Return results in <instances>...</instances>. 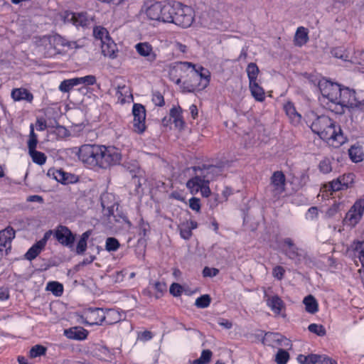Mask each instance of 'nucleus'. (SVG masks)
Listing matches in <instances>:
<instances>
[{"label":"nucleus","mask_w":364,"mask_h":364,"mask_svg":"<svg viewBox=\"0 0 364 364\" xmlns=\"http://www.w3.org/2000/svg\"><path fill=\"white\" fill-rule=\"evenodd\" d=\"M36 46L45 57L51 58L65 51L63 48L73 49L77 47L76 43L68 41L58 34L44 36L36 41Z\"/></svg>","instance_id":"5"},{"label":"nucleus","mask_w":364,"mask_h":364,"mask_svg":"<svg viewBox=\"0 0 364 364\" xmlns=\"http://www.w3.org/2000/svg\"><path fill=\"white\" fill-rule=\"evenodd\" d=\"M170 117L176 127L178 129L183 127L184 122L182 117V109L180 107H173L171 109Z\"/></svg>","instance_id":"30"},{"label":"nucleus","mask_w":364,"mask_h":364,"mask_svg":"<svg viewBox=\"0 0 364 364\" xmlns=\"http://www.w3.org/2000/svg\"><path fill=\"white\" fill-rule=\"evenodd\" d=\"M56 240L63 245L72 247L75 240V237L71 231L65 226L59 225L53 231Z\"/></svg>","instance_id":"16"},{"label":"nucleus","mask_w":364,"mask_h":364,"mask_svg":"<svg viewBox=\"0 0 364 364\" xmlns=\"http://www.w3.org/2000/svg\"><path fill=\"white\" fill-rule=\"evenodd\" d=\"M30 156L33 161L38 165H43L46 161V156L45 154L41 151H38L36 149L28 151Z\"/></svg>","instance_id":"36"},{"label":"nucleus","mask_w":364,"mask_h":364,"mask_svg":"<svg viewBox=\"0 0 364 364\" xmlns=\"http://www.w3.org/2000/svg\"><path fill=\"white\" fill-rule=\"evenodd\" d=\"M181 70H190L188 80L184 81L180 88L183 92H193L206 88L210 80V73L202 66L189 62L179 63Z\"/></svg>","instance_id":"4"},{"label":"nucleus","mask_w":364,"mask_h":364,"mask_svg":"<svg viewBox=\"0 0 364 364\" xmlns=\"http://www.w3.org/2000/svg\"><path fill=\"white\" fill-rule=\"evenodd\" d=\"M77 85L84 87L92 85L96 82V78L94 75H90L84 77H75Z\"/></svg>","instance_id":"41"},{"label":"nucleus","mask_w":364,"mask_h":364,"mask_svg":"<svg viewBox=\"0 0 364 364\" xmlns=\"http://www.w3.org/2000/svg\"><path fill=\"white\" fill-rule=\"evenodd\" d=\"M308 329L310 332L314 333L318 336H323L326 333L325 328L322 325L316 323L310 324Z\"/></svg>","instance_id":"46"},{"label":"nucleus","mask_w":364,"mask_h":364,"mask_svg":"<svg viewBox=\"0 0 364 364\" xmlns=\"http://www.w3.org/2000/svg\"><path fill=\"white\" fill-rule=\"evenodd\" d=\"M364 206H351L344 218V223L348 226H355L361 219Z\"/></svg>","instance_id":"20"},{"label":"nucleus","mask_w":364,"mask_h":364,"mask_svg":"<svg viewBox=\"0 0 364 364\" xmlns=\"http://www.w3.org/2000/svg\"><path fill=\"white\" fill-rule=\"evenodd\" d=\"M46 128L47 124L46 120L43 118L38 119L36 123V129L38 131L42 132L44 131Z\"/></svg>","instance_id":"60"},{"label":"nucleus","mask_w":364,"mask_h":364,"mask_svg":"<svg viewBox=\"0 0 364 364\" xmlns=\"http://www.w3.org/2000/svg\"><path fill=\"white\" fill-rule=\"evenodd\" d=\"M318 214V210L316 206H311L307 213H306V218L309 220H314L317 217Z\"/></svg>","instance_id":"58"},{"label":"nucleus","mask_w":364,"mask_h":364,"mask_svg":"<svg viewBox=\"0 0 364 364\" xmlns=\"http://www.w3.org/2000/svg\"><path fill=\"white\" fill-rule=\"evenodd\" d=\"M46 353V348L41 345H36L31 348L29 351V356L31 358H35L45 355Z\"/></svg>","instance_id":"44"},{"label":"nucleus","mask_w":364,"mask_h":364,"mask_svg":"<svg viewBox=\"0 0 364 364\" xmlns=\"http://www.w3.org/2000/svg\"><path fill=\"white\" fill-rule=\"evenodd\" d=\"M139 234L141 235L143 237L147 236L149 232H150L149 225L145 223L143 220H141L139 224Z\"/></svg>","instance_id":"55"},{"label":"nucleus","mask_w":364,"mask_h":364,"mask_svg":"<svg viewBox=\"0 0 364 364\" xmlns=\"http://www.w3.org/2000/svg\"><path fill=\"white\" fill-rule=\"evenodd\" d=\"M93 34L97 41H100V43L109 38L110 36L106 28L97 26L93 30Z\"/></svg>","instance_id":"39"},{"label":"nucleus","mask_w":364,"mask_h":364,"mask_svg":"<svg viewBox=\"0 0 364 364\" xmlns=\"http://www.w3.org/2000/svg\"><path fill=\"white\" fill-rule=\"evenodd\" d=\"M75 86H77V85L76 79L74 77L62 81L58 89L62 92H69Z\"/></svg>","instance_id":"37"},{"label":"nucleus","mask_w":364,"mask_h":364,"mask_svg":"<svg viewBox=\"0 0 364 364\" xmlns=\"http://www.w3.org/2000/svg\"><path fill=\"white\" fill-rule=\"evenodd\" d=\"M246 73L249 79V83L258 81L257 77L259 73V70L255 63H249L246 68Z\"/></svg>","instance_id":"34"},{"label":"nucleus","mask_w":364,"mask_h":364,"mask_svg":"<svg viewBox=\"0 0 364 364\" xmlns=\"http://www.w3.org/2000/svg\"><path fill=\"white\" fill-rule=\"evenodd\" d=\"M219 273V270L216 268L205 267L203 274L204 277H215Z\"/></svg>","instance_id":"57"},{"label":"nucleus","mask_w":364,"mask_h":364,"mask_svg":"<svg viewBox=\"0 0 364 364\" xmlns=\"http://www.w3.org/2000/svg\"><path fill=\"white\" fill-rule=\"evenodd\" d=\"M104 321L109 325L116 323L122 319L121 314L114 309H108L105 311H104Z\"/></svg>","instance_id":"32"},{"label":"nucleus","mask_w":364,"mask_h":364,"mask_svg":"<svg viewBox=\"0 0 364 364\" xmlns=\"http://www.w3.org/2000/svg\"><path fill=\"white\" fill-rule=\"evenodd\" d=\"M11 96L15 102L25 100L31 102L33 99L32 93L25 88H15L12 90Z\"/></svg>","instance_id":"24"},{"label":"nucleus","mask_w":364,"mask_h":364,"mask_svg":"<svg viewBox=\"0 0 364 364\" xmlns=\"http://www.w3.org/2000/svg\"><path fill=\"white\" fill-rule=\"evenodd\" d=\"M284 273V268L279 265L274 267L272 269L273 277L278 280H282L283 279Z\"/></svg>","instance_id":"53"},{"label":"nucleus","mask_w":364,"mask_h":364,"mask_svg":"<svg viewBox=\"0 0 364 364\" xmlns=\"http://www.w3.org/2000/svg\"><path fill=\"white\" fill-rule=\"evenodd\" d=\"M15 237V231L11 227H7L0 231V252L7 251L11 248V240Z\"/></svg>","instance_id":"21"},{"label":"nucleus","mask_w":364,"mask_h":364,"mask_svg":"<svg viewBox=\"0 0 364 364\" xmlns=\"http://www.w3.org/2000/svg\"><path fill=\"white\" fill-rule=\"evenodd\" d=\"M183 287L177 283H173L169 291L173 296H178L181 294Z\"/></svg>","instance_id":"54"},{"label":"nucleus","mask_w":364,"mask_h":364,"mask_svg":"<svg viewBox=\"0 0 364 364\" xmlns=\"http://www.w3.org/2000/svg\"><path fill=\"white\" fill-rule=\"evenodd\" d=\"M309 41V30L304 27L299 26L295 33L294 42L296 46L301 47Z\"/></svg>","instance_id":"27"},{"label":"nucleus","mask_w":364,"mask_h":364,"mask_svg":"<svg viewBox=\"0 0 364 364\" xmlns=\"http://www.w3.org/2000/svg\"><path fill=\"white\" fill-rule=\"evenodd\" d=\"M195 176L187 181L186 186L192 194L200 193L205 198L210 196L209 183L221 174L220 168L215 166L194 167Z\"/></svg>","instance_id":"3"},{"label":"nucleus","mask_w":364,"mask_h":364,"mask_svg":"<svg viewBox=\"0 0 364 364\" xmlns=\"http://www.w3.org/2000/svg\"><path fill=\"white\" fill-rule=\"evenodd\" d=\"M318 363L320 364H337L336 361L325 355H318Z\"/></svg>","instance_id":"56"},{"label":"nucleus","mask_w":364,"mask_h":364,"mask_svg":"<svg viewBox=\"0 0 364 364\" xmlns=\"http://www.w3.org/2000/svg\"><path fill=\"white\" fill-rule=\"evenodd\" d=\"M303 304L305 305V310L309 314H314L318 311V304L312 295L304 297Z\"/></svg>","instance_id":"31"},{"label":"nucleus","mask_w":364,"mask_h":364,"mask_svg":"<svg viewBox=\"0 0 364 364\" xmlns=\"http://www.w3.org/2000/svg\"><path fill=\"white\" fill-rule=\"evenodd\" d=\"M91 235V232L87 230L80 237V239L77 242L76 247V252L78 255L82 254L87 249V241Z\"/></svg>","instance_id":"35"},{"label":"nucleus","mask_w":364,"mask_h":364,"mask_svg":"<svg viewBox=\"0 0 364 364\" xmlns=\"http://www.w3.org/2000/svg\"><path fill=\"white\" fill-rule=\"evenodd\" d=\"M53 235V230L47 231L43 237L38 241L36 244H34L26 253V258L28 260H32L35 259L41 252L44 249L47 241Z\"/></svg>","instance_id":"18"},{"label":"nucleus","mask_w":364,"mask_h":364,"mask_svg":"<svg viewBox=\"0 0 364 364\" xmlns=\"http://www.w3.org/2000/svg\"><path fill=\"white\" fill-rule=\"evenodd\" d=\"M100 144H83L79 147L77 156L80 161L90 168H98Z\"/></svg>","instance_id":"9"},{"label":"nucleus","mask_w":364,"mask_h":364,"mask_svg":"<svg viewBox=\"0 0 364 364\" xmlns=\"http://www.w3.org/2000/svg\"><path fill=\"white\" fill-rule=\"evenodd\" d=\"M211 301V299L209 295L204 294L200 297H198L195 302V305L201 309H204L208 307Z\"/></svg>","instance_id":"45"},{"label":"nucleus","mask_w":364,"mask_h":364,"mask_svg":"<svg viewBox=\"0 0 364 364\" xmlns=\"http://www.w3.org/2000/svg\"><path fill=\"white\" fill-rule=\"evenodd\" d=\"M174 48L176 51L185 53L187 51V46L179 42H175L173 44Z\"/></svg>","instance_id":"62"},{"label":"nucleus","mask_w":364,"mask_h":364,"mask_svg":"<svg viewBox=\"0 0 364 364\" xmlns=\"http://www.w3.org/2000/svg\"><path fill=\"white\" fill-rule=\"evenodd\" d=\"M348 154L351 161L354 163H358L364 159V152L362 147L359 146H352L348 150Z\"/></svg>","instance_id":"33"},{"label":"nucleus","mask_w":364,"mask_h":364,"mask_svg":"<svg viewBox=\"0 0 364 364\" xmlns=\"http://www.w3.org/2000/svg\"><path fill=\"white\" fill-rule=\"evenodd\" d=\"M151 100L156 106L162 107L165 104L164 96L159 92H153Z\"/></svg>","instance_id":"51"},{"label":"nucleus","mask_w":364,"mask_h":364,"mask_svg":"<svg viewBox=\"0 0 364 364\" xmlns=\"http://www.w3.org/2000/svg\"><path fill=\"white\" fill-rule=\"evenodd\" d=\"M286 176L282 171H274L270 177V181L267 190V196L273 200L282 197L285 193Z\"/></svg>","instance_id":"10"},{"label":"nucleus","mask_w":364,"mask_h":364,"mask_svg":"<svg viewBox=\"0 0 364 364\" xmlns=\"http://www.w3.org/2000/svg\"><path fill=\"white\" fill-rule=\"evenodd\" d=\"M319 171L323 173H328L331 171V162L329 159H324L320 161L318 165Z\"/></svg>","instance_id":"49"},{"label":"nucleus","mask_w":364,"mask_h":364,"mask_svg":"<svg viewBox=\"0 0 364 364\" xmlns=\"http://www.w3.org/2000/svg\"><path fill=\"white\" fill-rule=\"evenodd\" d=\"M267 304L272 311L277 315L281 314L282 310L285 308L284 303L281 298L277 295L269 296L267 299Z\"/></svg>","instance_id":"25"},{"label":"nucleus","mask_w":364,"mask_h":364,"mask_svg":"<svg viewBox=\"0 0 364 364\" xmlns=\"http://www.w3.org/2000/svg\"><path fill=\"white\" fill-rule=\"evenodd\" d=\"M47 176L63 185L74 184L79 181L78 176L54 168L48 169Z\"/></svg>","instance_id":"14"},{"label":"nucleus","mask_w":364,"mask_h":364,"mask_svg":"<svg viewBox=\"0 0 364 364\" xmlns=\"http://www.w3.org/2000/svg\"><path fill=\"white\" fill-rule=\"evenodd\" d=\"M84 323L87 325H101L105 320L104 310L102 309H89L83 315Z\"/></svg>","instance_id":"17"},{"label":"nucleus","mask_w":364,"mask_h":364,"mask_svg":"<svg viewBox=\"0 0 364 364\" xmlns=\"http://www.w3.org/2000/svg\"><path fill=\"white\" fill-rule=\"evenodd\" d=\"M314 112L307 115L306 123L310 124L311 130L318 134L321 139L326 141L329 145L338 147L346 141L340 126L328 116L321 115L316 119Z\"/></svg>","instance_id":"2"},{"label":"nucleus","mask_w":364,"mask_h":364,"mask_svg":"<svg viewBox=\"0 0 364 364\" xmlns=\"http://www.w3.org/2000/svg\"><path fill=\"white\" fill-rule=\"evenodd\" d=\"M154 289L159 292V294H163L165 292L167 289L166 284L164 282H156L154 284Z\"/></svg>","instance_id":"59"},{"label":"nucleus","mask_w":364,"mask_h":364,"mask_svg":"<svg viewBox=\"0 0 364 364\" xmlns=\"http://www.w3.org/2000/svg\"><path fill=\"white\" fill-rule=\"evenodd\" d=\"M249 88L252 97L258 102H263L265 99L264 89L259 85V82L249 83Z\"/></svg>","instance_id":"29"},{"label":"nucleus","mask_w":364,"mask_h":364,"mask_svg":"<svg viewBox=\"0 0 364 364\" xmlns=\"http://www.w3.org/2000/svg\"><path fill=\"white\" fill-rule=\"evenodd\" d=\"M65 335L67 338L74 340H84L87 338L88 332L82 328H72L65 330Z\"/></svg>","instance_id":"28"},{"label":"nucleus","mask_w":364,"mask_h":364,"mask_svg":"<svg viewBox=\"0 0 364 364\" xmlns=\"http://www.w3.org/2000/svg\"><path fill=\"white\" fill-rule=\"evenodd\" d=\"M285 254L291 259H299L301 255L296 246H291V247L286 249Z\"/></svg>","instance_id":"50"},{"label":"nucleus","mask_w":364,"mask_h":364,"mask_svg":"<svg viewBox=\"0 0 364 364\" xmlns=\"http://www.w3.org/2000/svg\"><path fill=\"white\" fill-rule=\"evenodd\" d=\"M105 247L109 252L116 251L119 247V242L114 237H108L106 240Z\"/></svg>","instance_id":"47"},{"label":"nucleus","mask_w":364,"mask_h":364,"mask_svg":"<svg viewBox=\"0 0 364 364\" xmlns=\"http://www.w3.org/2000/svg\"><path fill=\"white\" fill-rule=\"evenodd\" d=\"M133 129L137 134H142L146 130V109L141 104H134L132 107Z\"/></svg>","instance_id":"12"},{"label":"nucleus","mask_w":364,"mask_h":364,"mask_svg":"<svg viewBox=\"0 0 364 364\" xmlns=\"http://www.w3.org/2000/svg\"><path fill=\"white\" fill-rule=\"evenodd\" d=\"M64 23H71L75 26H87L93 21L92 16L86 12L73 13L65 11L60 14Z\"/></svg>","instance_id":"11"},{"label":"nucleus","mask_w":364,"mask_h":364,"mask_svg":"<svg viewBox=\"0 0 364 364\" xmlns=\"http://www.w3.org/2000/svg\"><path fill=\"white\" fill-rule=\"evenodd\" d=\"M284 109L293 124L296 125L301 122V115L296 110L294 105L291 102H287L284 106Z\"/></svg>","instance_id":"26"},{"label":"nucleus","mask_w":364,"mask_h":364,"mask_svg":"<svg viewBox=\"0 0 364 364\" xmlns=\"http://www.w3.org/2000/svg\"><path fill=\"white\" fill-rule=\"evenodd\" d=\"M136 53L144 58L148 62L153 63L156 59V53L153 46L148 42H140L134 46Z\"/></svg>","instance_id":"19"},{"label":"nucleus","mask_w":364,"mask_h":364,"mask_svg":"<svg viewBox=\"0 0 364 364\" xmlns=\"http://www.w3.org/2000/svg\"><path fill=\"white\" fill-rule=\"evenodd\" d=\"M198 224L193 220H186L178 225L181 237L184 240H189L192 236V230L197 228Z\"/></svg>","instance_id":"23"},{"label":"nucleus","mask_w":364,"mask_h":364,"mask_svg":"<svg viewBox=\"0 0 364 364\" xmlns=\"http://www.w3.org/2000/svg\"><path fill=\"white\" fill-rule=\"evenodd\" d=\"M289 358V353L282 349L278 350L276 355V362L278 364H286Z\"/></svg>","instance_id":"48"},{"label":"nucleus","mask_w":364,"mask_h":364,"mask_svg":"<svg viewBox=\"0 0 364 364\" xmlns=\"http://www.w3.org/2000/svg\"><path fill=\"white\" fill-rule=\"evenodd\" d=\"M122 161L120 150L112 146L100 145L98 168L107 169L119 164Z\"/></svg>","instance_id":"8"},{"label":"nucleus","mask_w":364,"mask_h":364,"mask_svg":"<svg viewBox=\"0 0 364 364\" xmlns=\"http://www.w3.org/2000/svg\"><path fill=\"white\" fill-rule=\"evenodd\" d=\"M321 94L319 101L321 105L336 114H341L345 107L357 105L358 100L354 90L341 87L338 83L323 78L318 82Z\"/></svg>","instance_id":"1"},{"label":"nucleus","mask_w":364,"mask_h":364,"mask_svg":"<svg viewBox=\"0 0 364 364\" xmlns=\"http://www.w3.org/2000/svg\"><path fill=\"white\" fill-rule=\"evenodd\" d=\"M359 250V260L361 262L362 267L364 268V242L361 243L358 247Z\"/></svg>","instance_id":"64"},{"label":"nucleus","mask_w":364,"mask_h":364,"mask_svg":"<svg viewBox=\"0 0 364 364\" xmlns=\"http://www.w3.org/2000/svg\"><path fill=\"white\" fill-rule=\"evenodd\" d=\"M170 9L171 1L146 2L142 6L139 15L149 21L166 23L170 18Z\"/></svg>","instance_id":"7"},{"label":"nucleus","mask_w":364,"mask_h":364,"mask_svg":"<svg viewBox=\"0 0 364 364\" xmlns=\"http://www.w3.org/2000/svg\"><path fill=\"white\" fill-rule=\"evenodd\" d=\"M355 176L353 173L343 174L336 180L332 181L328 185V188L332 191L347 189L352 186L355 182Z\"/></svg>","instance_id":"15"},{"label":"nucleus","mask_w":364,"mask_h":364,"mask_svg":"<svg viewBox=\"0 0 364 364\" xmlns=\"http://www.w3.org/2000/svg\"><path fill=\"white\" fill-rule=\"evenodd\" d=\"M331 55L337 58L344 61H350L353 63L360 65V68L364 70V53L358 51L355 53V57L351 58L349 52L343 47L334 48L331 51Z\"/></svg>","instance_id":"13"},{"label":"nucleus","mask_w":364,"mask_h":364,"mask_svg":"<svg viewBox=\"0 0 364 364\" xmlns=\"http://www.w3.org/2000/svg\"><path fill=\"white\" fill-rule=\"evenodd\" d=\"M100 45L102 53L105 56L112 59L117 57V53L118 52L117 46L110 37L100 43Z\"/></svg>","instance_id":"22"},{"label":"nucleus","mask_w":364,"mask_h":364,"mask_svg":"<svg viewBox=\"0 0 364 364\" xmlns=\"http://www.w3.org/2000/svg\"><path fill=\"white\" fill-rule=\"evenodd\" d=\"M46 289L51 291L55 296H60L63 291V287L57 282H51L47 284Z\"/></svg>","instance_id":"42"},{"label":"nucleus","mask_w":364,"mask_h":364,"mask_svg":"<svg viewBox=\"0 0 364 364\" xmlns=\"http://www.w3.org/2000/svg\"><path fill=\"white\" fill-rule=\"evenodd\" d=\"M297 360L301 364H316L318 363V355L311 354L307 356L299 355Z\"/></svg>","instance_id":"43"},{"label":"nucleus","mask_w":364,"mask_h":364,"mask_svg":"<svg viewBox=\"0 0 364 364\" xmlns=\"http://www.w3.org/2000/svg\"><path fill=\"white\" fill-rule=\"evenodd\" d=\"M28 151H32L36 149L38 144V136L37 134L34 132V125L31 124L30 125V133L28 136Z\"/></svg>","instance_id":"38"},{"label":"nucleus","mask_w":364,"mask_h":364,"mask_svg":"<svg viewBox=\"0 0 364 364\" xmlns=\"http://www.w3.org/2000/svg\"><path fill=\"white\" fill-rule=\"evenodd\" d=\"M173 198L176 199L178 201L186 203V199L183 196V193L181 192H175L172 193Z\"/></svg>","instance_id":"63"},{"label":"nucleus","mask_w":364,"mask_h":364,"mask_svg":"<svg viewBox=\"0 0 364 364\" xmlns=\"http://www.w3.org/2000/svg\"><path fill=\"white\" fill-rule=\"evenodd\" d=\"M170 18L166 23H174L181 28L190 27L195 19L194 10L178 1H171Z\"/></svg>","instance_id":"6"},{"label":"nucleus","mask_w":364,"mask_h":364,"mask_svg":"<svg viewBox=\"0 0 364 364\" xmlns=\"http://www.w3.org/2000/svg\"><path fill=\"white\" fill-rule=\"evenodd\" d=\"M267 339H269L272 341L280 344L282 341H286V338L279 333H267L265 334Z\"/></svg>","instance_id":"52"},{"label":"nucleus","mask_w":364,"mask_h":364,"mask_svg":"<svg viewBox=\"0 0 364 364\" xmlns=\"http://www.w3.org/2000/svg\"><path fill=\"white\" fill-rule=\"evenodd\" d=\"M213 353L210 350H203L199 358L194 360L192 364H206L211 360Z\"/></svg>","instance_id":"40"},{"label":"nucleus","mask_w":364,"mask_h":364,"mask_svg":"<svg viewBox=\"0 0 364 364\" xmlns=\"http://www.w3.org/2000/svg\"><path fill=\"white\" fill-rule=\"evenodd\" d=\"M152 333L151 331H145L140 333L138 336V338L142 341H146L152 338Z\"/></svg>","instance_id":"61"}]
</instances>
